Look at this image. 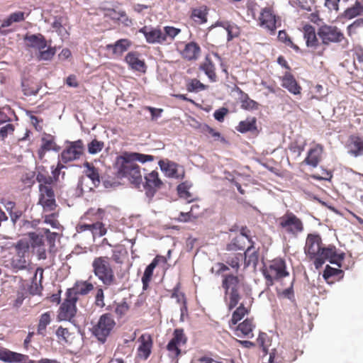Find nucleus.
Wrapping results in <instances>:
<instances>
[{
	"label": "nucleus",
	"mask_w": 363,
	"mask_h": 363,
	"mask_svg": "<svg viewBox=\"0 0 363 363\" xmlns=\"http://www.w3.org/2000/svg\"><path fill=\"white\" fill-rule=\"evenodd\" d=\"M22 89L24 94L26 96H35L38 93L40 88L38 86L36 87H29L28 84H26V82H22Z\"/></svg>",
	"instance_id": "e2e57ef3"
},
{
	"label": "nucleus",
	"mask_w": 363,
	"mask_h": 363,
	"mask_svg": "<svg viewBox=\"0 0 363 363\" xmlns=\"http://www.w3.org/2000/svg\"><path fill=\"white\" fill-rule=\"evenodd\" d=\"M254 327L255 325L252 323V320L247 318L238 325L237 330L241 332L245 336L252 337L253 336L252 332Z\"/></svg>",
	"instance_id": "e433bc0d"
},
{
	"label": "nucleus",
	"mask_w": 363,
	"mask_h": 363,
	"mask_svg": "<svg viewBox=\"0 0 363 363\" xmlns=\"http://www.w3.org/2000/svg\"><path fill=\"white\" fill-rule=\"evenodd\" d=\"M223 28L227 31V40L230 41L234 38L238 37L240 33L239 28L234 23L225 22L221 23Z\"/></svg>",
	"instance_id": "4c0bfd02"
},
{
	"label": "nucleus",
	"mask_w": 363,
	"mask_h": 363,
	"mask_svg": "<svg viewBox=\"0 0 363 363\" xmlns=\"http://www.w3.org/2000/svg\"><path fill=\"white\" fill-rule=\"evenodd\" d=\"M16 254L12 257L11 264L13 269L18 271L26 269L28 265L25 255L28 253V245L21 240L15 246Z\"/></svg>",
	"instance_id": "9d476101"
},
{
	"label": "nucleus",
	"mask_w": 363,
	"mask_h": 363,
	"mask_svg": "<svg viewBox=\"0 0 363 363\" xmlns=\"http://www.w3.org/2000/svg\"><path fill=\"white\" fill-rule=\"evenodd\" d=\"M131 45V43L128 39H120L117 40L114 44H108L106 45V50H111L113 54L121 56L125 52L129 47Z\"/></svg>",
	"instance_id": "5701e85b"
},
{
	"label": "nucleus",
	"mask_w": 363,
	"mask_h": 363,
	"mask_svg": "<svg viewBox=\"0 0 363 363\" xmlns=\"http://www.w3.org/2000/svg\"><path fill=\"white\" fill-rule=\"evenodd\" d=\"M200 67L211 82L216 81L217 77L215 72V65L209 57H206L205 62L201 65Z\"/></svg>",
	"instance_id": "7c9ffc66"
},
{
	"label": "nucleus",
	"mask_w": 363,
	"mask_h": 363,
	"mask_svg": "<svg viewBox=\"0 0 363 363\" xmlns=\"http://www.w3.org/2000/svg\"><path fill=\"white\" fill-rule=\"evenodd\" d=\"M44 222L47 224H49L51 225L52 228L55 229H59L60 227V224L59 221L55 218V216L54 213H51L50 215H47L45 216Z\"/></svg>",
	"instance_id": "bf43d9fd"
},
{
	"label": "nucleus",
	"mask_w": 363,
	"mask_h": 363,
	"mask_svg": "<svg viewBox=\"0 0 363 363\" xmlns=\"http://www.w3.org/2000/svg\"><path fill=\"white\" fill-rule=\"evenodd\" d=\"M262 274L268 286H272L275 280L289 276V272L286 270V263L281 259L273 260L268 267L262 269Z\"/></svg>",
	"instance_id": "20e7f679"
},
{
	"label": "nucleus",
	"mask_w": 363,
	"mask_h": 363,
	"mask_svg": "<svg viewBox=\"0 0 363 363\" xmlns=\"http://www.w3.org/2000/svg\"><path fill=\"white\" fill-rule=\"evenodd\" d=\"M14 130V126L12 124H6V125L0 128V138L2 139L7 137L9 133H13Z\"/></svg>",
	"instance_id": "338daca9"
},
{
	"label": "nucleus",
	"mask_w": 363,
	"mask_h": 363,
	"mask_svg": "<svg viewBox=\"0 0 363 363\" xmlns=\"http://www.w3.org/2000/svg\"><path fill=\"white\" fill-rule=\"evenodd\" d=\"M67 144L66 148L60 154V161L63 163H68L79 159L84 150L82 140L67 141Z\"/></svg>",
	"instance_id": "6e6552de"
},
{
	"label": "nucleus",
	"mask_w": 363,
	"mask_h": 363,
	"mask_svg": "<svg viewBox=\"0 0 363 363\" xmlns=\"http://www.w3.org/2000/svg\"><path fill=\"white\" fill-rule=\"evenodd\" d=\"M39 191L40 199L55 197V194L51 186H47L41 184L39 185Z\"/></svg>",
	"instance_id": "de8ad7c7"
},
{
	"label": "nucleus",
	"mask_w": 363,
	"mask_h": 363,
	"mask_svg": "<svg viewBox=\"0 0 363 363\" xmlns=\"http://www.w3.org/2000/svg\"><path fill=\"white\" fill-rule=\"evenodd\" d=\"M55 54V49L52 47H49L47 50H40V58L44 60H50Z\"/></svg>",
	"instance_id": "680f3d73"
},
{
	"label": "nucleus",
	"mask_w": 363,
	"mask_h": 363,
	"mask_svg": "<svg viewBox=\"0 0 363 363\" xmlns=\"http://www.w3.org/2000/svg\"><path fill=\"white\" fill-rule=\"evenodd\" d=\"M110 261L108 257L101 256L95 257L91 263L94 274L101 281L105 289L116 284V278Z\"/></svg>",
	"instance_id": "f03ea898"
},
{
	"label": "nucleus",
	"mask_w": 363,
	"mask_h": 363,
	"mask_svg": "<svg viewBox=\"0 0 363 363\" xmlns=\"http://www.w3.org/2000/svg\"><path fill=\"white\" fill-rule=\"evenodd\" d=\"M26 358H28V357L26 355L11 352L6 349L0 350V360L3 362H21L25 361Z\"/></svg>",
	"instance_id": "a878e982"
},
{
	"label": "nucleus",
	"mask_w": 363,
	"mask_h": 363,
	"mask_svg": "<svg viewBox=\"0 0 363 363\" xmlns=\"http://www.w3.org/2000/svg\"><path fill=\"white\" fill-rule=\"evenodd\" d=\"M162 32L164 42H167L168 40H174V38L181 32V30L173 26H165L164 27Z\"/></svg>",
	"instance_id": "a19ab883"
},
{
	"label": "nucleus",
	"mask_w": 363,
	"mask_h": 363,
	"mask_svg": "<svg viewBox=\"0 0 363 363\" xmlns=\"http://www.w3.org/2000/svg\"><path fill=\"white\" fill-rule=\"evenodd\" d=\"M84 166L86 168L85 170L86 176L91 180L94 187L99 186L101 181L98 169L88 162H86Z\"/></svg>",
	"instance_id": "cd10ccee"
},
{
	"label": "nucleus",
	"mask_w": 363,
	"mask_h": 363,
	"mask_svg": "<svg viewBox=\"0 0 363 363\" xmlns=\"http://www.w3.org/2000/svg\"><path fill=\"white\" fill-rule=\"evenodd\" d=\"M24 40L26 41L28 47L38 50H44L47 47V41L45 37L40 33L26 35Z\"/></svg>",
	"instance_id": "a211bd4d"
},
{
	"label": "nucleus",
	"mask_w": 363,
	"mask_h": 363,
	"mask_svg": "<svg viewBox=\"0 0 363 363\" xmlns=\"http://www.w3.org/2000/svg\"><path fill=\"white\" fill-rule=\"evenodd\" d=\"M248 312L247 309L244 306L242 303L233 312L230 323L233 325H236L245 314Z\"/></svg>",
	"instance_id": "ea45409f"
},
{
	"label": "nucleus",
	"mask_w": 363,
	"mask_h": 363,
	"mask_svg": "<svg viewBox=\"0 0 363 363\" xmlns=\"http://www.w3.org/2000/svg\"><path fill=\"white\" fill-rule=\"evenodd\" d=\"M115 169L118 178H125L135 186H139L142 183L143 176L140 167L137 162L132 160L128 152H124L122 155L117 157Z\"/></svg>",
	"instance_id": "f257e3e1"
},
{
	"label": "nucleus",
	"mask_w": 363,
	"mask_h": 363,
	"mask_svg": "<svg viewBox=\"0 0 363 363\" xmlns=\"http://www.w3.org/2000/svg\"><path fill=\"white\" fill-rule=\"evenodd\" d=\"M162 260V262H165V258L162 256H156L155 258L152 260V262L146 267L144 273L150 274L152 276L153 270L158 264V262Z\"/></svg>",
	"instance_id": "5fc2aeb1"
},
{
	"label": "nucleus",
	"mask_w": 363,
	"mask_h": 363,
	"mask_svg": "<svg viewBox=\"0 0 363 363\" xmlns=\"http://www.w3.org/2000/svg\"><path fill=\"white\" fill-rule=\"evenodd\" d=\"M228 113V109L223 107L216 110L213 113V116L218 121L222 122L224 120V117L227 115Z\"/></svg>",
	"instance_id": "774afa93"
},
{
	"label": "nucleus",
	"mask_w": 363,
	"mask_h": 363,
	"mask_svg": "<svg viewBox=\"0 0 363 363\" xmlns=\"http://www.w3.org/2000/svg\"><path fill=\"white\" fill-rule=\"evenodd\" d=\"M144 178L145 180L144 184L145 194L151 199L155 196L156 191L162 186V182L159 178V174L157 171H152L145 174Z\"/></svg>",
	"instance_id": "f8f14e48"
},
{
	"label": "nucleus",
	"mask_w": 363,
	"mask_h": 363,
	"mask_svg": "<svg viewBox=\"0 0 363 363\" xmlns=\"http://www.w3.org/2000/svg\"><path fill=\"white\" fill-rule=\"evenodd\" d=\"M256 118H250L239 123L236 130L242 133L256 130Z\"/></svg>",
	"instance_id": "2f4dec72"
},
{
	"label": "nucleus",
	"mask_w": 363,
	"mask_h": 363,
	"mask_svg": "<svg viewBox=\"0 0 363 363\" xmlns=\"http://www.w3.org/2000/svg\"><path fill=\"white\" fill-rule=\"evenodd\" d=\"M140 340H141V344L138 347V354L140 357L147 359L151 352L152 339L150 335H143Z\"/></svg>",
	"instance_id": "bb28decb"
},
{
	"label": "nucleus",
	"mask_w": 363,
	"mask_h": 363,
	"mask_svg": "<svg viewBox=\"0 0 363 363\" xmlns=\"http://www.w3.org/2000/svg\"><path fill=\"white\" fill-rule=\"evenodd\" d=\"M201 52V48L199 45L194 43L190 42L185 45L184 50L182 51V56L187 60H196Z\"/></svg>",
	"instance_id": "4be33fe9"
},
{
	"label": "nucleus",
	"mask_w": 363,
	"mask_h": 363,
	"mask_svg": "<svg viewBox=\"0 0 363 363\" xmlns=\"http://www.w3.org/2000/svg\"><path fill=\"white\" fill-rule=\"evenodd\" d=\"M242 259L243 255L241 253L225 254L226 263L236 270L240 268V262Z\"/></svg>",
	"instance_id": "c9c22d12"
},
{
	"label": "nucleus",
	"mask_w": 363,
	"mask_h": 363,
	"mask_svg": "<svg viewBox=\"0 0 363 363\" xmlns=\"http://www.w3.org/2000/svg\"><path fill=\"white\" fill-rule=\"evenodd\" d=\"M346 147L349 154L357 157L363 150V141L360 137L352 135L348 139Z\"/></svg>",
	"instance_id": "6ab92c4d"
},
{
	"label": "nucleus",
	"mask_w": 363,
	"mask_h": 363,
	"mask_svg": "<svg viewBox=\"0 0 363 363\" xmlns=\"http://www.w3.org/2000/svg\"><path fill=\"white\" fill-rule=\"evenodd\" d=\"M245 244L243 236H236L226 245V250L229 252L242 250L245 249Z\"/></svg>",
	"instance_id": "72a5a7b5"
},
{
	"label": "nucleus",
	"mask_w": 363,
	"mask_h": 363,
	"mask_svg": "<svg viewBox=\"0 0 363 363\" xmlns=\"http://www.w3.org/2000/svg\"><path fill=\"white\" fill-rule=\"evenodd\" d=\"M281 86L290 93L297 95L301 94V87L296 81L294 77L289 72H286L281 78Z\"/></svg>",
	"instance_id": "f3484780"
},
{
	"label": "nucleus",
	"mask_w": 363,
	"mask_h": 363,
	"mask_svg": "<svg viewBox=\"0 0 363 363\" xmlns=\"http://www.w3.org/2000/svg\"><path fill=\"white\" fill-rule=\"evenodd\" d=\"M140 54L135 51L129 52L125 57V62L135 71L145 72L146 65L144 60L140 59Z\"/></svg>",
	"instance_id": "dca6fc26"
},
{
	"label": "nucleus",
	"mask_w": 363,
	"mask_h": 363,
	"mask_svg": "<svg viewBox=\"0 0 363 363\" xmlns=\"http://www.w3.org/2000/svg\"><path fill=\"white\" fill-rule=\"evenodd\" d=\"M42 143L41 147L47 151L53 150L55 152H58L60 149L50 135L47 138H43Z\"/></svg>",
	"instance_id": "58836bf2"
},
{
	"label": "nucleus",
	"mask_w": 363,
	"mask_h": 363,
	"mask_svg": "<svg viewBox=\"0 0 363 363\" xmlns=\"http://www.w3.org/2000/svg\"><path fill=\"white\" fill-rule=\"evenodd\" d=\"M115 325V320L110 313L103 314L100 316L97 323L93 326L92 334L99 342L104 343Z\"/></svg>",
	"instance_id": "7ed1b4c3"
},
{
	"label": "nucleus",
	"mask_w": 363,
	"mask_h": 363,
	"mask_svg": "<svg viewBox=\"0 0 363 363\" xmlns=\"http://www.w3.org/2000/svg\"><path fill=\"white\" fill-rule=\"evenodd\" d=\"M104 143L97 140H93L88 145V152L91 155L99 152L104 147Z\"/></svg>",
	"instance_id": "3c124183"
},
{
	"label": "nucleus",
	"mask_w": 363,
	"mask_h": 363,
	"mask_svg": "<svg viewBox=\"0 0 363 363\" xmlns=\"http://www.w3.org/2000/svg\"><path fill=\"white\" fill-rule=\"evenodd\" d=\"M43 230L44 233L46 235L47 240L50 245V247H54L55 240L58 237L59 234L57 233H51L48 229H43Z\"/></svg>",
	"instance_id": "0e129e2a"
},
{
	"label": "nucleus",
	"mask_w": 363,
	"mask_h": 363,
	"mask_svg": "<svg viewBox=\"0 0 363 363\" xmlns=\"http://www.w3.org/2000/svg\"><path fill=\"white\" fill-rule=\"evenodd\" d=\"M303 37L307 47L316 48L318 45V40L316 37L315 28L311 25L303 27Z\"/></svg>",
	"instance_id": "b1692460"
},
{
	"label": "nucleus",
	"mask_w": 363,
	"mask_h": 363,
	"mask_svg": "<svg viewBox=\"0 0 363 363\" xmlns=\"http://www.w3.org/2000/svg\"><path fill=\"white\" fill-rule=\"evenodd\" d=\"M91 233L94 237H101L106 233V229L101 222H96L91 224Z\"/></svg>",
	"instance_id": "09e8293b"
},
{
	"label": "nucleus",
	"mask_w": 363,
	"mask_h": 363,
	"mask_svg": "<svg viewBox=\"0 0 363 363\" xmlns=\"http://www.w3.org/2000/svg\"><path fill=\"white\" fill-rule=\"evenodd\" d=\"M202 132L205 134L211 135L215 140H220L222 142H225V139L221 137L220 133L216 131L214 129L207 125H204L202 128Z\"/></svg>",
	"instance_id": "6e6d98bb"
},
{
	"label": "nucleus",
	"mask_w": 363,
	"mask_h": 363,
	"mask_svg": "<svg viewBox=\"0 0 363 363\" xmlns=\"http://www.w3.org/2000/svg\"><path fill=\"white\" fill-rule=\"evenodd\" d=\"M39 203L43 206L45 211H50L54 210L56 207L55 197L39 199Z\"/></svg>",
	"instance_id": "49530a36"
},
{
	"label": "nucleus",
	"mask_w": 363,
	"mask_h": 363,
	"mask_svg": "<svg viewBox=\"0 0 363 363\" xmlns=\"http://www.w3.org/2000/svg\"><path fill=\"white\" fill-rule=\"evenodd\" d=\"M173 335L174 337L167 344V349L175 357H177L181 353V350L179 348V346L186 343V337L184 333V330L182 328H176Z\"/></svg>",
	"instance_id": "ddd939ff"
},
{
	"label": "nucleus",
	"mask_w": 363,
	"mask_h": 363,
	"mask_svg": "<svg viewBox=\"0 0 363 363\" xmlns=\"http://www.w3.org/2000/svg\"><path fill=\"white\" fill-rule=\"evenodd\" d=\"M192 16L194 18H197L195 21H199L201 23L206 22V13L201 9L194 10L192 12Z\"/></svg>",
	"instance_id": "69168bd1"
},
{
	"label": "nucleus",
	"mask_w": 363,
	"mask_h": 363,
	"mask_svg": "<svg viewBox=\"0 0 363 363\" xmlns=\"http://www.w3.org/2000/svg\"><path fill=\"white\" fill-rule=\"evenodd\" d=\"M207 86L204 85L196 79H191L186 85V89L189 92H198L199 91L205 90Z\"/></svg>",
	"instance_id": "79ce46f5"
},
{
	"label": "nucleus",
	"mask_w": 363,
	"mask_h": 363,
	"mask_svg": "<svg viewBox=\"0 0 363 363\" xmlns=\"http://www.w3.org/2000/svg\"><path fill=\"white\" fill-rule=\"evenodd\" d=\"M93 289L94 285L91 283L85 281L77 282L74 286L72 289H69L67 291H72V294L77 296L78 294L86 295Z\"/></svg>",
	"instance_id": "c85d7f7f"
},
{
	"label": "nucleus",
	"mask_w": 363,
	"mask_h": 363,
	"mask_svg": "<svg viewBox=\"0 0 363 363\" xmlns=\"http://www.w3.org/2000/svg\"><path fill=\"white\" fill-rule=\"evenodd\" d=\"M278 222L279 227L289 234L296 235L303 230V222L292 212L287 211L278 219Z\"/></svg>",
	"instance_id": "423d86ee"
},
{
	"label": "nucleus",
	"mask_w": 363,
	"mask_h": 363,
	"mask_svg": "<svg viewBox=\"0 0 363 363\" xmlns=\"http://www.w3.org/2000/svg\"><path fill=\"white\" fill-rule=\"evenodd\" d=\"M36 180L40 184H43L44 185L50 186L54 180L52 177L46 176L43 173L38 172L36 176Z\"/></svg>",
	"instance_id": "13d9d810"
},
{
	"label": "nucleus",
	"mask_w": 363,
	"mask_h": 363,
	"mask_svg": "<svg viewBox=\"0 0 363 363\" xmlns=\"http://www.w3.org/2000/svg\"><path fill=\"white\" fill-rule=\"evenodd\" d=\"M239 91L244 95V98L242 99V108L247 110H253L257 109L258 104L249 98L248 95L247 94H244L242 90H240L239 88H238Z\"/></svg>",
	"instance_id": "37998d69"
},
{
	"label": "nucleus",
	"mask_w": 363,
	"mask_h": 363,
	"mask_svg": "<svg viewBox=\"0 0 363 363\" xmlns=\"http://www.w3.org/2000/svg\"><path fill=\"white\" fill-rule=\"evenodd\" d=\"M56 335L60 340L68 342L71 333L69 332L67 328L60 326L56 331Z\"/></svg>",
	"instance_id": "864d4df0"
},
{
	"label": "nucleus",
	"mask_w": 363,
	"mask_h": 363,
	"mask_svg": "<svg viewBox=\"0 0 363 363\" xmlns=\"http://www.w3.org/2000/svg\"><path fill=\"white\" fill-rule=\"evenodd\" d=\"M362 9V7L361 6V4L357 1L354 6L348 8L345 11V16L349 18H352L359 15Z\"/></svg>",
	"instance_id": "8fccbe9b"
},
{
	"label": "nucleus",
	"mask_w": 363,
	"mask_h": 363,
	"mask_svg": "<svg viewBox=\"0 0 363 363\" xmlns=\"http://www.w3.org/2000/svg\"><path fill=\"white\" fill-rule=\"evenodd\" d=\"M343 259L344 254H338L335 246H323L318 256L315 259L313 264L316 269H319L324 264L326 260H328L331 264L341 267L340 263Z\"/></svg>",
	"instance_id": "39448f33"
},
{
	"label": "nucleus",
	"mask_w": 363,
	"mask_h": 363,
	"mask_svg": "<svg viewBox=\"0 0 363 363\" xmlns=\"http://www.w3.org/2000/svg\"><path fill=\"white\" fill-rule=\"evenodd\" d=\"M28 235L30 238V245L33 248L40 247L44 245L43 235H40L35 232H32L28 233Z\"/></svg>",
	"instance_id": "c03bdc74"
},
{
	"label": "nucleus",
	"mask_w": 363,
	"mask_h": 363,
	"mask_svg": "<svg viewBox=\"0 0 363 363\" xmlns=\"http://www.w3.org/2000/svg\"><path fill=\"white\" fill-rule=\"evenodd\" d=\"M128 155L132 158L135 162H140L145 163L146 162H151L154 160V157L150 155H144L138 152H128Z\"/></svg>",
	"instance_id": "a18cd8bd"
},
{
	"label": "nucleus",
	"mask_w": 363,
	"mask_h": 363,
	"mask_svg": "<svg viewBox=\"0 0 363 363\" xmlns=\"http://www.w3.org/2000/svg\"><path fill=\"white\" fill-rule=\"evenodd\" d=\"M323 152V147L320 145H317L315 147L311 148L308 153V156L305 160V162L313 167L318 164L320 156Z\"/></svg>",
	"instance_id": "393cba45"
},
{
	"label": "nucleus",
	"mask_w": 363,
	"mask_h": 363,
	"mask_svg": "<svg viewBox=\"0 0 363 363\" xmlns=\"http://www.w3.org/2000/svg\"><path fill=\"white\" fill-rule=\"evenodd\" d=\"M259 20L261 27L269 30L271 34L275 33L277 28L276 16L272 13L269 9L264 8L262 10Z\"/></svg>",
	"instance_id": "4468645a"
},
{
	"label": "nucleus",
	"mask_w": 363,
	"mask_h": 363,
	"mask_svg": "<svg viewBox=\"0 0 363 363\" xmlns=\"http://www.w3.org/2000/svg\"><path fill=\"white\" fill-rule=\"evenodd\" d=\"M191 186V182L186 181L179 184L177 186V191L179 196L187 200L189 203L194 200L192 194L189 191Z\"/></svg>",
	"instance_id": "473e14b6"
},
{
	"label": "nucleus",
	"mask_w": 363,
	"mask_h": 363,
	"mask_svg": "<svg viewBox=\"0 0 363 363\" xmlns=\"http://www.w3.org/2000/svg\"><path fill=\"white\" fill-rule=\"evenodd\" d=\"M78 298L72 291L67 292V298L60 307L58 313V319L60 320H68L74 322L72 320L77 313L76 302Z\"/></svg>",
	"instance_id": "0eeeda50"
},
{
	"label": "nucleus",
	"mask_w": 363,
	"mask_h": 363,
	"mask_svg": "<svg viewBox=\"0 0 363 363\" xmlns=\"http://www.w3.org/2000/svg\"><path fill=\"white\" fill-rule=\"evenodd\" d=\"M259 261V249H255L254 243L252 242L244 253L245 267L252 265L254 269L256 268Z\"/></svg>",
	"instance_id": "aec40b11"
},
{
	"label": "nucleus",
	"mask_w": 363,
	"mask_h": 363,
	"mask_svg": "<svg viewBox=\"0 0 363 363\" xmlns=\"http://www.w3.org/2000/svg\"><path fill=\"white\" fill-rule=\"evenodd\" d=\"M159 166L161 170L169 177H177V164L169 161L160 160Z\"/></svg>",
	"instance_id": "c756f323"
},
{
	"label": "nucleus",
	"mask_w": 363,
	"mask_h": 363,
	"mask_svg": "<svg viewBox=\"0 0 363 363\" xmlns=\"http://www.w3.org/2000/svg\"><path fill=\"white\" fill-rule=\"evenodd\" d=\"M342 272V271L339 269L333 268L330 266L327 265L323 272V277L325 279H328L333 276L340 274Z\"/></svg>",
	"instance_id": "052dcab7"
},
{
	"label": "nucleus",
	"mask_w": 363,
	"mask_h": 363,
	"mask_svg": "<svg viewBox=\"0 0 363 363\" xmlns=\"http://www.w3.org/2000/svg\"><path fill=\"white\" fill-rule=\"evenodd\" d=\"M104 289L101 286H99L96 289V292L95 295V305L97 307L103 308L105 306L104 303Z\"/></svg>",
	"instance_id": "603ef678"
},
{
	"label": "nucleus",
	"mask_w": 363,
	"mask_h": 363,
	"mask_svg": "<svg viewBox=\"0 0 363 363\" xmlns=\"http://www.w3.org/2000/svg\"><path fill=\"white\" fill-rule=\"evenodd\" d=\"M318 35L323 44L339 43L344 38V35L336 26L323 25L318 30Z\"/></svg>",
	"instance_id": "1a4fd4ad"
},
{
	"label": "nucleus",
	"mask_w": 363,
	"mask_h": 363,
	"mask_svg": "<svg viewBox=\"0 0 363 363\" xmlns=\"http://www.w3.org/2000/svg\"><path fill=\"white\" fill-rule=\"evenodd\" d=\"M139 32L143 33L146 39V41L150 44L163 43L164 38L162 30L156 28L144 26L139 30Z\"/></svg>",
	"instance_id": "2eb2a0df"
},
{
	"label": "nucleus",
	"mask_w": 363,
	"mask_h": 363,
	"mask_svg": "<svg viewBox=\"0 0 363 363\" xmlns=\"http://www.w3.org/2000/svg\"><path fill=\"white\" fill-rule=\"evenodd\" d=\"M51 322V313L45 312L40 316L37 333L43 336L45 335L46 327Z\"/></svg>",
	"instance_id": "f704fd0d"
},
{
	"label": "nucleus",
	"mask_w": 363,
	"mask_h": 363,
	"mask_svg": "<svg viewBox=\"0 0 363 363\" xmlns=\"http://www.w3.org/2000/svg\"><path fill=\"white\" fill-rule=\"evenodd\" d=\"M227 295L229 296L230 302L228 303V308L230 310H232L233 308H235L237 304L238 303L239 301L240 300V295L238 291L235 292H230Z\"/></svg>",
	"instance_id": "4d7b16f0"
},
{
	"label": "nucleus",
	"mask_w": 363,
	"mask_h": 363,
	"mask_svg": "<svg viewBox=\"0 0 363 363\" xmlns=\"http://www.w3.org/2000/svg\"><path fill=\"white\" fill-rule=\"evenodd\" d=\"M322 247V239L319 235H308L304 247V252L310 259H315L318 256Z\"/></svg>",
	"instance_id": "9b49d317"
},
{
	"label": "nucleus",
	"mask_w": 363,
	"mask_h": 363,
	"mask_svg": "<svg viewBox=\"0 0 363 363\" xmlns=\"http://www.w3.org/2000/svg\"><path fill=\"white\" fill-rule=\"evenodd\" d=\"M239 282V279L237 276L233 274L225 275L222 282V286L225 289V295L230 292L238 291Z\"/></svg>",
	"instance_id": "412c9836"
}]
</instances>
